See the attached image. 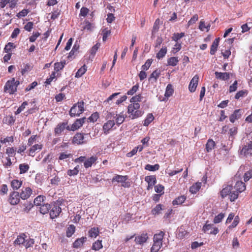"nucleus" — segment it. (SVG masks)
I'll return each mask as SVG.
<instances>
[{"instance_id": "f257e3e1", "label": "nucleus", "mask_w": 252, "mask_h": 252, "mask_svg": "<svg viewBox=\"0 0 252 252\" xmlns=\"http://www.w3.org/2000/svg\"><path fill=\"white\" fill-rule=\"evenodd\" d=\"M220 195L223 198L228 195L230 200L232 202L237 198L238 193V191L234 190L233 187L232 186L229 185L221 190Z\"/></svg>"}, {"instance_id": "f03ea898", "label": "nucleus", "mask_w": 252, "mask_h": 252, "mask_svg": "<svg viewBox=\"0 0 252 252\" xmlns=\"http://www.w3.org/2000/svg\"><path fill=\"white\" fill-rule=\"evenodd\" d=\"M140 104L138 103H133L129 104L127 108V112L129 117L134 119L141 116L143 112L139 110Z\"/></svg>"}, {"instance_id": "7ed1b4c3", "label": "nucleus", "mask_w": 252, "mask_h": 252, "mask_svg": "<svg viewBox=\"0 0 252 252\" xmlns=\"http://www.w3.org/2000/svg\"><path fill=\"white\" fill-rule=\"evenodd\" d=\"M91 139L89 134L78 132L73 136L72 142L74 144L83 145L86 144Z\"/></svg>"}, {"instance_id": "20e7f679", "label": "nucleus", "mask_w": 252, "mask_h": 252, "mask_svg": "<svg viewBox=\"0 0 252 252\" xmlns=\"http://www.w3.org/2000/svg\"><path fill=\"white\" fill-rule=\"evenodd\" d=\"M84 103L83 101L74 104L70 110V116L72 117L75 116H79L84 111Z\"/></svg>"}, {"instance_id": "39448f33", "label": "nucleus", "mask_w": 252, "mask_h": 252, "mask_svg": "<svg viewBox=\"0 0 252 252\" xmlns=\"http://www.w3.org/2000/svg\"><path fill=\"white\" fill-rule=\"evenodd\" d=\"M49 214L51 219L57 218L61 213L62 209L58 203H54L50 205Z\"/></svg>"}, {"instance_id": "423d86ee", "label": "nucleus", "mask_w": 252, "mask_h": 252, "mask_svg": "<svg viewBox=\"0 0 252 252\" xmlns=\"http://www.w3.org/2000/svg\"><path fill=\"white\" fill-rule=\"evenodd\" d=\"M14 78L8 80L4 87V92L9 94H14L17 91L16 85H14Z\"/></svg>"}, {"instance_id": "0eeeda50", "label": "nucleus", "mask_w": 252, "mask_h": 252, "mask_svg": "<svg viewBox=\"0 0 252 252\" xmlns=\"http://www.w3.org/2000/svg\"><path fill=\"white\" fill-rule=\"evenodd\" d=\"M252 138L246 140L243 144V148L241 150V154L246 156L249 154H252Z\"/></svg>"}, {"instance_id": "6e6552de", "label": "nucleus", "mask_w": 252, "mask_h": 252, "mask_svg": "<svg viewBox=\"0 0 252 252\" xmlns=\"http://www.w3.org/2000/svg\"><path fill=\"white\" fill-rule=\"evenodd\" d=\"M86 118L83 117L82 118L77 119L76 121L69 127H67L68 130L69 131H75L77 130L81 127L83 124L85 123Z\"/></svg>"}, {"instance_id": "1a4fd4ad", "label": "nucleus", "mask_w": 252, "mask_h": 252, "mask_svg": "<svg viewBox=\"0 0 252 252\" xmlns=\"http://www.w3.org/2000/svg\"><path fill=\"white\" fill-rule=\"evenodd\" d=\"M20 194L19 192L13 191L10 193L9 197V202L10 204L14 205L17 204L20 201Z\"/></svg>"}, {"instance_id": "9d476101", "label": "nucleus", "mask_w": 252, "mask_h": 252, "mask_svg": "<svg viewBox=\"0 0 252 252\" xmlns=\"http://www.w3.org/2000/svg\"><path fill=\"white\" fill-rule=\"evenodd\" d=\"M199 80V77L198 75H195L191 80L189 86V89L190 92H194L196 90V87L198 85Z\"/></svg>"}, {"instance_id": "9b49d317", "label": "nucleus", "mask_w": 252, "mask_h": 252, "mask_svg": "<svg viewBox=\"0 0 252 252\" xmlns=\"http://www.w3.org/2000/svg\"><path fill=\"white\" fill-rule=\"evenodd\" d=\"M243 113V111L242 109L235 110L233 113L230 116V121L232 123H234L236 120H238L241 117Z\"/></svg>"}, {"instance_id": "f8f14e48", "label": "nucleus", "mask_w": 252, "mask_h": 252, "mask_svg": "<svg viewBox=\"0 0 252 252\" xmlns=\"http://www.w3.org/2000/svg\"><path fill=\"white\" fill-rule=\"evenodd\" d=\"M67 127H69V126L67 125L66 122H63L58 125L57 127L55 128V133L56 134H61L65 129L68 130Z\"/></svg>"}, {"instance_id": "ddd939ff", "label": "nucleus", "mask_w": 252, "mask_h": 252, "mask_svg": "<svg viewBox=\"0 0 252 252\" xmlns=\"http://www.w3.org/2000/svg\"><path fill=\"white\" fill-rule=\"evenodd\" d=\"M115 123L114 120H109L105 123L103 126V129L105 134L109 133V131L115 126Z\"/></svg>"}, {"instance_id": "4468645a", "label": "nucleus", "mask_w": 252, "mask_h": 252, "mask_svg": "<svg viewBox=\"0 0 252 252\" xmlns=\"http://www.w3.org/2000/svg\"><path fill=\"white\" fill-rule=\"evenodd\" d=\"M27 237V236L25 234H20L17 236V238L14 241V245L15 246L20 245H23L24 246Z\"/></svg>"}, {"instance_id": "2eb2a0df", "label": "nucleus", "mask_w": 252, "mask_h": 252, "mask_svg": "<svg viewBox=\"0 0 252 252\" xmlns=\"http://www.w3.org/2000/svg\"><path fill=\"white\" fill-rule=\"evenodd\" d=\"M216 78L218 79L226 81L230 78V73L228 72H220L216 71L215 72Z\"/></svg>"}, {"instance_id": "dca6fc26", "label": "nucleus", "mask_w": 252, "mask_h": 252, "mask_svg": "<svg viewBox=\"0 0 252 252\" xmlns=\"http://www.w3.org/2000/svg\"><path fill=\"white\" fill-rule=\"evenodd\" d=\"M32 192V189L30 188H26L24 189H22V191L20 193V197L22 199H26L31 196Z\"/></svg>"}, {"instance_id": "f3484780", "label": "nucleus", "mask_w": 252, "mask_h": 252, "mask_svg": "<svg viewBox=\"0 0 252 252\" xmlns=\"http://www.w3.org/2000/svg\"><path fill=\"white\" fill-rule=\"evenodd\" d=\"M72 157V155L70 153H68L67 152L61 153L59 154V158H58L59 162H60V160L67 161Z\"/></svg>"}, {"instance_id": "a211bd4d", "label": "nucleus", "mask_w": 252, "mask_h": 252, "mask_svg": "<svg viewBox=\"0 0 252 252\" xmlns=\"http://www.w3.org/2000/svg\"><path fill=\"white\" fill-rule=\"evenodd\" d=\"M246 189V186L245 184L242 181H238L235 184L234 187L233 188L234 190L238 191V193L242 192L244 191Z\"/></svg>"}, {"instance_id": "6ab92c4d", "label": "nucleus", "mask_w": 252, "mask_h": 252, "mask_svg": "<svg viewBox=\"0 0 252 252\" xmlns=\"http://www.w3.org/2000/svg\"><path fill=\"white\" fill-rule=\"evenodd\" d=\"M97 159V158L95 156H92L86 160L84 162V167L86 168H88L92 166L93 163H94Z\"/></svg>"}, {"instance_id": "aec40b11", "label": "nucleus", "mask_w": 252, "mask_h": 252, "mask_svg": "<svg viewBox=\"0 0 252 252\" xmlns=\"http://www.w3.org/2000/svg\"><path fill=\"white\" fill-rule=\"evenodd\" d=\"M148 238L147 234H142L141 235L136 237L135 238V241L137 244H142L146 242Z\"/></svg>"}, {"instance_id": "412c9836", "label": "nucleus", "mask_w": 252, "mask_h": 252, "mask_svg": "<svg viewBox=\"0 0 252 252\" xmlns=\"http://www.w3.org/2000/svg\"><path fill=\"white\" fill-rule=\"evenodd\" d=\"M220 41V38H216L214 41H213L211 47V50H210V54L211 55H214L215 53L216 52L218 47L219 46Z\"/></svg>"}, {"instance_id": "4be33fe9", "label": "nucleus", "mask_w": 252, "mask_h": 252, "mask_svg": "<svg viewBox=\"0 0 252 252\" xmlns=\"http://www.w3.org/2000/svg\"><path fill=\"white\" fill-rule=\"evenodd\" d=\"M86 239V237H84L77 239L73 244V247L75 248H78L80 247L83 245Z\"/></svg>"}, {"instance_id": "5701e85b", "label": "nucleus", "mask_w": 252, "mask_h": 252, "mask_svg": "<svg viewBox=\"0 0 252 252\" xmlns=\"http://www.w3.org/2000/svg\"><path fill=\"white\" fill-rule=\"evenodd\" d=\"M201 183L197 182L191 186L189 188V191L192 193H196L200 189Z\"/></svg>"}, {"instance_id": "b1692460", "label": "nucleus", "mask_w": 252, "mask_h": 252, "mask_svg": "<svg viewBox=\"0 0 252 252\" xmlns=\"http://www.w3.org/2000/svg\"><path fill=\"white\" fill-rule=\"evenodd\" d=\"M40 207L39 208V211L40 212V213H41L42 214H45L49 212L50 208V204H48V203H44L42 205H40Z\"/></svg>"}, {"instance_id": "393cba45", "label": "nucleus", "mask_w": 252, "mask_h": 252, "mask_svg": "<svg viewBox=\"0 0 252 252\" xmlns=\"http://www.w3.org/2000/svg\"><path fill=\"white\" fill-rule=\"evenodd\" d=\"M45 199V197L43 195H38L34 200V204L36 206H40L42 205Z\"/></svg>"}, {"instance_id": "a878e982", "label": "nucleus", "mask_w": 252, "mask_h": 252, "mask_svg": "<svg viewBox=\"0 0 252 252\" xmlns=\"http://www.w3.org/2000/svg\"><path fill=\"white\" fill-rule=\"evenodd\" d=\"M42 148V145L35 144L32 146L29 151V155L32 156H34V153L37 151H40Z\"/></svg>"}, {"instance_id": "bb28decb", "label": "nucleus", "mask_w": 252, "mask_h": 252, "mask_svg": "<svg viewBox=\"0 0 252 252\" xmlns=\"http://www.w3.org/2000/svg\"><path fill=\"white\" fill-rule=\"evenodd\" d=\"M179 62L178 57H172L167 60V65L175 66Z\"/></svg>"}, {"instance_id": "cd10ccee", "label": "nucleus", "mask_w": 252, "mask_h": 252, "mask_svg": "<svg viewBox=\"0 0 252 252\" xmlns=\"http://www.w3.org/2000/svg\"><path fill=\"white\" fill-rule=\"evenodd\" d=\"M164 206L161 204L157 205L154 209L152 210V214L154 215H158L161 213V210L164 209Z\"/></svg>"}, {"instance_id": "c85d7f7f", "label": "nucleus", "mask_w": 252, "mask_h": 252, "mask_svg": "<svg viewBox=\"0 0 252 252\" xmlns=\"http://www.w3.org/2000/svg\"><path fill=\"white\" fill-rule=\"evenodd\" d=\"M162 242L154 241V244L151 249V252H157L161 248Z\"/></svg>"}, {"instance_id": "c756f323", "label": "nucleus", "mask_w": 252, "mask_h": 252, "mask_svg": "<svg viewBox=\"0 0 252 252\" xmlns=\"http://www.w3.org/2000/svg\"><path fill=\"white\" fill-rule=\"evenodd\" d=\"M215 146V143L213 140H208L206 144V149L207 152H210L212 151V150L214 149Z\"/></svg>"}, {"instance_id": "7c9ffc66", "label": "nucleus", "mask_w": 252, "mask_h": 252, "mask_svg": "<svg viewBox=\"0 0 252 252\" xmlns=\"http://www.w3.org/2000/svg\"><path fill=\"white\" fill-rule=\"evenodd\" d=\"M127 179V178L126 176H122V175H117L115 176L113 179V182H117L118 183H123L125 182L126 180Z\"/></svg>"}, {"instance_id": "2f4dec72", "label": "nucleus", "mask_w": 252, "mask_h": 252, "mask_svg": "<svg viewBox=\"0 0 252 252\" xmlns=\"http://www.w3.org/2000/svg\"><path fill=\"white\" fill-rule=\"evenodd\" d=\"M22 184V182L18 180H13L12 181L11 185L13 189H19Z\"/></svg>"}, {"instance_id": "473e14b6", "label": "nucleus", "mask_w": 252, "mask_h": 252, "mask_svg": "<svg viewBox=\"0 0 252 252\" xmlns=\"http://www.w3.org/2000/svg\"><path fill=\"white\" fill-rule=\"evenodd\" d=\"M159 168V165L158 164H156L154 165L148 164L146 165L145 169L150 171H155L158 170Z\"/></svg>"}, {"instance_id": "72a5a7b5", "label": "nucleus", "mask_w": 252, "mask_h": 252, "mask_svg": "<svg viewBox=\"0 0 252 252\" xmlns=\"http://www.w3.org/2000/svg\"><path fill=\"white\" fill-rule=\"evenodd\" d=\"M154 119V117L152 113H149L144 120L143 125L148 126Z\"/></svg>"}, {"instance_id": "f704fd0d", "label": "nucleus", "mask_w": 252, "mask_h": 252, "mask_svg": "<svg viewBox=\"0 0 252 252\" xmlns=\"http://www.w3.org/2000/svg\"><path fill=\"white\" fill-rule=\"evenodd\" d=\"M167 53V48L165 47H162L159 51L157 54L156 57L158 59L163 58Z\"/></svg>"}, {"instance_id": "c9c22d12", "label": "nucleus", "mask_w": 252, "mask_h": 252, "mask_svg": "<svg viewBox=\"0 0 252 252\" xmlns=\"http://www.w3.org/2000/svg\"><path fill=\"white\" fill-rule=\"evenodd\" d=\"M34 243V240L32 238H26L25 242L24 243V246L26 248V249H28L30 247H32Z\"/></svg>"}, {"instance_id": "e433bc0d", "label": "nucleus", "mask_w": 252, "mask_h": 252, "mask_svg": "<svg viewBox=\"0 0 252 252\" xmlns=\"http://www.w3.org/2000/svg\"><path fill=\"white\" fill-rule=\"evenodd\" d=\"M145 181L147 182L148 184H151L153 185H155L157 183L156 178L153 175L146 176L145 178Z\"/></svg>"}, {"instance_id": "4c0bfd02", "label": "nucleus", "mask_w": 252, "mask_h": 252, "mask_svg": "<svg viewBox=\"0 0 252 252\" xmlns=\"http://www.w3.org/2000/svg\"><path fill=\"white\" fill-rule=\"evenodd\" d=\"M99 234V230L98 228H92L89 231V236L91 237L95 238Z\"/></svg>"}, {"instance_id": "58836bf2", "label": "nucleus", "mask_w": 252, "mask_h": 252, "mask_svg": "<svg viewBox=\"0 0 252 252\" xmlns=\"http://www.w3.org/2000/svg\"><path fill=\"white\" fill-rule=\"evenodd\" d=\"M87 71V67L85 65L80 68L76 73L75 77L79 78L81 77Z\"/></svg>"}, {"instance_id": "ea45409f", "label": "nucleus", "mask_w": 252, "mask_h": 252, "mask_svg": "<svg viewBox=\"0 0 252 252\" xmlns=\"http://www.w3.org/2000/svg\"><path fill=\"white\" fill-rule=\"evenodd\" d=\"M164 233L162 231H160L158 233L156 234L154 236V241L162 243V239Z\"/></svg>"}, {"instance_id": "a19ab883", "label": "nucleus", "mask_w": 252, "mask_h": 252, "mask_svg": "<svg viewBox=\"0 0 252 252\" xmlns=\"http://www.w3.org/2000/svg\"><path fill=\"white\" fill-rule=\"evenodd\" d=\"M79 171V166L77 165L73 169H69L67 171V175L69 176H75L78 174Z\"/></svg>"}, {"instance_id": "79ce46f5", "label": "nucleus", "mask_w": 252, "mask_h": 252, "mask_svg": "<svg viewBox=\"0 0 252 252\" xmlns=\"http://www.w3.org/2000/svg\"><path fill=\"white\" fill-rule=\"evenodd\" d=\"M174 90L171 84H168L166 88L164 95L166 97H170L173 93Z\"/></svg>"}, {"instance_id": "37998d69", "label": "nucleus", "mask_w": 252, "mask_h": 252, "mask_svg": "<svg viewBox=\"0 0 252 252\" xmlns=\"http://www.w3.org/2000/svg\"><path fill=\"white\" fill-rule=\"evenodd\" d=\"M114 117L116 118V124L118 126H120L121 124H122L125 120V117L122 113H120V114H116V116Z\"/></svg>"}, {"instance_id": "c03bdc74", "label": "nucleus", "mask_w": 252, "mask_h": 252, "mask_svg": "<svg viewBox=\"0 0 252 252\" xmlns=\"http://www.w3.org/2000/svg\"><path fill=\"white\" fill-rule=\"evenodd\" d=\"M186 199V197L184 195L179 196L173 201V204L174 205L182 204L183 202H184Z\"/></svg>"}, {"instance_id": "a18cd8bd", "label": "nucleus", "mask_w": 252, "mask_h": 252, "mask_svg": "<svg viewBox=\"0 0 252 252\" xmlns=\"http://www.w3.org/2000/svg\"><path fill=\"white\" fill-rule=\"evenodd\" d=\"M75 230V227L74 225H70L66 230V236L70 237L74 233Z\"/></svg>"}, {"instance_id": "49530a36", "label": "nucleus", "mask_w": 252, "mask_h": 252, "mask_svg": "<svg viewBox=\"0 0 252 252\" xmlns=\"http://www.w3.org/2000/svg\"><path fill=\"white\" fill-rule=\"evenodd\" d=\"M30 166L27 164H21L19 165L20 174L26 173L29 169Z\"/></svg>"}, {"instance_id": "de8ad7c7", "label": "nucleus", "mask_w": 252, "mask_h": 252, "mask_svg": "<svg viewBox=\"0 0 252 252\" xmlns=\"http://www.w3.org/2000/svg\"><path fill=\"white\" fill-rule=\"evenodd\" d=\"M102 248L101 241L97 240L93 243L92 246V249L95 251H98Z\"/></svg>"}, {"instance_id": "09e8293b", "label": "nucleus", "mask_w": 252, "mask_h": 252, "mask_svg": "<svg viewBox=\"0 0 252 252\" xmlns=\"http://www.w3.org/2000/svg\"><path fill=\"white\" fill-rule=\"evenodd\" d=\"M210 24H208L207 26H206L205 23L204 21H201L200 22L199 28L201 31H204L206 30V31L208 32L210 29Z\"/></svg>"}, {"instance_id": "8fccbe9b", "label": "nucleus", "mask_w": 252, "mask_h": 252, "mask_svg": "<svg viewBox=\"0 0 252 252\" xmlns=\"http://www.w3.org/2000/svg\"><path fill=\"white\" fill-rule=\"evenodd\" d=\"M160 74V70H156L152 72L151 74L149 79H152V78H154L155 82H156L157 79L159 77Z\"/></svg>"}, {"instance_id": "3c124183", "label": "nucleus", "mask_w": 252, "mask_h": 252, "mask_svg": "<svg viewBox=\"0 0 252 252\" xmlns=\"http://www.w3.org/2000/svg\"><path fill=\"white\" fill-rule=\"evenodd\" d=\"M120 94V93H115L111 94L110 96L108 97V98L104 101V104L107 105V103H109L111 101H112L113 99H115Z\"/></svg>"}, {"instance_id": "603ef678", "label": "nucleus", "mask_w": 252, "mask_h": 252, "mask_svg": "<svg viewBox=\"0 0 252 252\" xmlns=\"http://www.w3.org/2000/svg\"><path fill=\"white\" fill-rule=\"evenodd\" d=\"M224 213H221L220 214H219V215H218L217 216H216L214 219V222L215 223H218L219 222H220L221 220L224 218Z\"/></svg>"}, {"instance_id": "864d4df0", "label": "nucleus", "mask_w": 252, "mask_h": 252, "mask_svg": "<svg viewBox=\"0 0 252 252\" xmlns=\"http://www.w3.org/2000/svg\"><path fill=\"white\" fill-rule=\"evenodd\" d=\"M64 64L65 63L63 62L55 63L54 64V70L56 71H60L63 68Z\"/></svg>"}, {"instance_id": "5fc2aeb1", "label": "nucleus", "mask_w": 252, "mask_h": 252, "mask_svg": "<svg viewBox=\"0 0 252 252\" xmlns=\"http://www.w3.org/2000/svg\"><path fill=\"white\" fill-rule=\"evenodd\" d=\"M99 118V114L97 112L94 113L88 119V120L90 122H94L97 121Z\"/></svg>"}, {"instance_id": "6e6d98bb", "label": "nucleus", "mask_w": 252, "mask_h": 252, "mask_svg": "<svg viewBox=\"0 0 252 252\" xmlns=\"http://www.w3.org/2000/svg\"><path fill=\"white\" fill-rule=\"evenodd\" d=\"M247 94V92L246 90H241L237 92L235 96L236 99H239L240 98L244 97Z\"/></svg>"}, {"instance_id": "4d7b16f0", "label": "nucleus", "mask_w": 252, "mask_h": 252, "mask_svg": "<svg viewBox=\"0 0 252 252\" xmlns=\"http://www.w3.org/2000/svg\"><path fill=\"white\" fill-rule=\"evenodd\" d=\"M27 105L28 102L27 101L23 102L22 105L17 109V111H15V115H18L20 114L22 111H23L25 109Z\"/></svg>"}, {"instance_id": "13d9d810", "label": "nucleus", "mask_w": 252, "mask_h": 252, "mask_svg": "<svg viewBox=\"0 0 252 252\" xmlns=\"http://www.w3.org/2000/svg\"><path fill=\"white\" fill-rule=\"evenodd\" d=\"M102 35H103V37H102L103 41H105L106 40L108 36L110 34L111 31H110V30H108L107 29L105 28L102 30Z\"/></svg>"}, {"instance_id": "bf43d9fd", "label": "nucleus", "mask_w": 252, "mask_h": 252, "mask_svg": "<svg viewBox=\"0 0 252 252\" xmlns=\"http://www.w3.org/2000/svg\"><path fill=\"white\" fill-rule=\"evenodd\" d=\"M142 96L141 94H138V95H135L134 96H133L131 99H130V102L131 103H138V101H141V99H142Z\"/></svg>"}, {"instance_id": "052dcab7", "label": "nucleus", "mask_w": 252, "mask_h": 252, "mask_svg": "<svg viewBox=\"0 0 252 252\" xmlns=\"http://www.w3.org/2000/svg\"><path fill=\"white\" fill-rule=\"evenodd\" d=\"M15 150L13 148H7L6 150V154L9 157H14L15 154Z\"/></svg>"}, {"instance_id": "680f3d73", "label": "nucleus", "mask_w": 252, "mask_h": 252, "mask_svg": "<svg viewBox=\"0 0 252 252\" xmlns=\"http://www.w3.org/2000/svg\"><path fill=\"white\" fill-rule=\"evenodd\" d=\"M185 33L183 32H181L180 33H175L172 39L176 42L178 41L179 39H180L181 38H182L183 36H184Z\"/></svg>"}, {"instance_id": "e2e57ef3", "label": "nucleus", "mask_w": 252, "mask_h": 252, "mask_svg": "<svg viewBox=\"0 0 252 252\" xmlns=\"http://www.w3.org/2000/svg\"><path fill=\"white\" fill-rule=\"evenodd\" d=\"M138 88H139V85L138 84H136V85L133 86L132 87V88L127 92V94L128 95L133 94L138 90Z\"/></svg>"}, {"instance_id": "0e129e2a", "label": "nucleus", "mask_w": 252, "mask_h": 252, "mask_svg": "<svg viewBox=\"0 0 252 252\" xmlns=\"http://www.w3.org/2000/svg\"><path fill=\"white\" fill-rule=\"evenodd\" d=\"M29 12V11L28 9H24L22 11H20L17 14V16L20 18L21 17H23L26 16Z\"/></svg>"}, {"instance_id": "69168bd1", "label": "nucleus", "mask_w": 252, "mask_h": 252, "mask_svg": "<svg viewBox=\"0 0 252 252\" xmlns=\"http://www.w3.org/2000/svg\"><path fill=\"white\" fill-rule=\"evenodd\" d=\"M14 47V44L11 42L8 43L5 46L4 48V52L5 53H9L12 48Z\"/></svg>"}, {"instance_id": "338daca9", "label": "nucleus", "mask_w": 252, "mask_h": 252, "mask_svg": "<svg viewBox=\"0 0 252 252\" xmlns=\"http://www.w3.org/2000/svg\"><path fill=\"white\" fill-rule=\"evenodd\" d=\"M164 187L161 185H158L155 187V191L157 193H161V195L163 193Z\"/></svg>"}, {"instance_id": "774afa93", "label": "nucleus", "mask_w": 252, "mask_h": 252, "mask_svg": "<svg viewBox=\"0 0 252 252\" xmlns=\"http://www.w3.org/2000/svg\"><path fill=\"white\" fill-rule=\"evenodd\" d=\"M181 49V44H179L178 43H176L174 47L172 48V52L174 54H176L177 52H179Z\"/></svg>"}]
</instances>
